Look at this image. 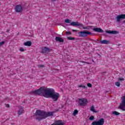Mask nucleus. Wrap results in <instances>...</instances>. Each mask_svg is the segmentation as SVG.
<instances>
[{
  "mask_svg": "<svg viewBox=\"0 0 125 125\" xmlns=\"http://www.w3.org/2000/svg\"><path fill=\"white\" fill-rule=\"evenodd\" d=\"M55 40L56 42H64V39L60 37H56L55 38Z\"/></svg>",
  "mask_w": 125,
  "mask_h": 125,
  "instance_id": "2eb2a0df",
  "label": "nucleus"
},
{
  "mask_svg": "<svg viewBox=\"0 0 125 125\" xmlns=\"http://www.w3.org/2000/svg\"><path fill=\"white\" fill-rule=\"evenodd\" d=\"M78 35L80 38H85L87 37L88 35H92V33L88 31L84 30L83 31L78 32Z\"/></svg>",
  "mask_w": 125,
  "mask_h": 125,
  "instance_id": "7ed1b4c3",
  "label": "nucleus"
},
{
  "mask_svg": "<svg viewBox=\"0 0 125 125\" xmlns=\"http://www.w3.org/2000/svg\"><path fill=\"white\" fill-rule=\"evenodd\" d=\"M15 10L16 12H22L23 10V7L21 5H17L15 7Z\"/></svg>",
  "mask_w": 125,
  "mask_h": 125,
  "instance_id": "1a4fd4ad",
  "label": "nucleus"
},
{
  "mask_svg": "<svg viewBox=\"0 0 125 125\" xmlns=\"http://www.w3.org/2000/svg\"><path fill=\"white\" fill-rule=\"evenodd\" d=\"M77 30L72 29V32H77Z\"/></svg>",
  "mask_w": 125,
  "mask_h": 125,
  "instance_id": "f704fd0d",
  "label": "nucleus"
},
{
  "mask_svg": "<svg viewBox=\"0 0 125 125\" xmlns=\"http://www.w3.org/2000/svg\"><path fill=\"white\" fill-rule=\"evenodd\" d=\"M123 23H125V20L123 21Z\"/></svg>",
  "mask_w": 125,
  "mask_h": 125,
  "instance_id": "a19ab883",
  "label": "nucleus"
},
{
  "mask_svg": "<svg viewBox=\"0 0 125 125\" xmlns=\"http://www.w3.org/2000/svg\"><path fill=\"white\" fill-rule=\"evenodd\" d=\"M20 51H21V52H23L24 51H25V50L24 49V48H21L20 49Z\"/></svg>",
  "mask_w": 125,
  "mask_h": 125,
  "instance_id": "7c9ffc66",
  "label": "nucleus"
},
{
  "mask_svg": "<svg viewBox=\"0 0 125 125\" xmlns=\"http://www.w3.org/2000/svg\"><path fill=\"white\" fill-rule=\"evenodd\" d=\"M100 42L102 44H109L110 43V41H109L108 40H104L103 41H100Z\"/></svg>",
  "mask_w": 125,
  "mask_h": 125,
  "instance_id": "4468645a",
  "label": "nucleus"
},
{
  "mask_svg": "<svg viewBox=\"0 0 125 125\" xmlns=\"http://www.w3.org/2000/svg\"><path fill=\"white\" fill-rule=\"evenodd\" d=\"M18 113H19V116H20V115H22V114L24 113V108H23V107L21 106V108L19 109Z\"/></svg>",
  "mask_w": 125,
  "mask_h": 125,
  "instance_id": "f3484780",
  "label": "nucleus"
},
{
  "mask_svg": "<svg viewBox=\"0 0 125 125\" xmlns=\"http://www.w3.org/2000/svg\"><path fill=\"white\" fill-rule=\"evenodd\" d=\"M89 120L90 121H93V120H94V116H91L89 118Z\"/></svg>",
  "mask_w": 125,
  "mask_h": 125,
  "instance_id": "a878e982",
  "label": "nucleus"
},
{
  "mask_svg": "<svg viewBox=\"0 0 125 125\" xmlns=\"http://www.w3.org/2000/svg\"><path fill=\"white\" fill-rule=\"evenodd\" d=\"M31 94L34 95H39L40 96H43L46 98H51L54 101H58L60 97V94L55 92L53 88L45 89V87L42 86L39 89L31 91Z\"/></svg>",
  "mask_w": 125,
  "mask_h": 125,
  "instance_id": "f257e3e1",
  "label": "nucleus"
},
{
  "mask_svg": "<svg viewBox=\"0 0 125 125\" xmlns=\"http://www.w3.org/2000/svg\"><path fill=\"white\" fill-rule=\"evenodd\" d=\"M118 81L119 82H123V81H125V79H124L123 77H120L118 79Z\"/></svg>",
  "mask_w": 125,
  "mask_h": 125,
  "instance_id": "393cba45",
  "label": "nucleus"
},
{
  "mask_svg": "<svg viewBox=\"0 0 125 125\" xmlns=\"http://www.w3.org/2000/svg\"><path fill=\"white\" fill-rule=\"evenodd\" d=\"M87 85L88 87H92V84H91V83H88L87 84Z\"/></svg>",
  "mask_w": 125,
  "mask_h": 125,
  "instance_id": "c756f323",
  "label": "nucleus"
},
{
  "mask_svg": "<svg viewBox=\"0 0 125 125\" xmlns=\"http://www.w3.org/2000/svg\"><path fill=\"white\" fill-rule=\"evenodd\" d=\"M79 62H81L82 63H84L85 64H90V63H89V62H83V61H79Z\"/></svg>",
  "mask_w": 125,
  "mask_h": 125,
  "instance_id": "bb28decb",
  "label": "nucleus"
},
{
  "mask_svg": "<svg viewBox=\"0 0 125 125\" xmlns=\"http://www.w3.org/2000/svg\"><path fill=\"white\" fill-rule=\"evenodd\" d=\"M61 26H63V23H61Z\"/></svg>",
  "mask_w": 125,
  "mask_h": 125,
  "instance_id": "c9c22d12",
  "label": "nucleus"
},
{
  "mask_svg": "<svg viewBox=\"0 0 125 125\" xmlns=\"http://www.w3.org/2000/svg\"><path fill=\"white\" fill-rule=\"evenodd\" d=\"M71 26H75L76 27H83V24L79 22L73 21L70 23Z\"/></svg>",
  "mask_w": 125,
  "mask_h": 125,
  "instance_id": "6e6552de",
  "label": "nucleus"
},
{
  "mask_svg": "<svg viewBox=\"0 0 125 125\" xmlns=\"http://www.w3.org/2000/svg\"><path fill=\"white\" fill-rule=\"evenodd\" d=\"M105 33H107V34H113L114 35H116L117 34H119V31H105Z\"/></svg>",
  "mask_w": 125,
  "mask_h": 125,
  "instance_id": "ddd939ff",
  "label": "nucleus"
},
{
  "mask_svg": "<svg viewBox=\"0 0 125 125\" xmlns=\"http://www.w3.org/2000/svg\"><path fill=\"white\" fill-rule=\"evenodd\" d=\"M6 107H7V108H9V104H6Z\"/></svg>",
  "mask_w": 125,
  "mask_h": 125,
  "instance_id": "473e14b6",
  "label": "nucleus"
},
{
  "mask_svg": "<svg viewBox=\"0 0 125 125\" xmlns=\"http://www.w3.org/2000/svg\"><path fill=\"white\" fill-rule=\"evenodd\" d=\"M66 26H68V24H66Z\"/></svg>",
  "mask_w": 125,
  "mask_h": 125,
  "instance_id": "79ce46f5",
  "label": "nucleus"
},
{
  "mask_svg": "<svg viewBox=\"0 0 125 125\" xmlns=\"http://www.w3.org/2000/svg\"><path fill=\"white\" fill-rule=\"evenodd\" d=\"M115 85H116V86L120 87V86L121 85V83H120V82H117L115 83Z\"/></svg>",
  "mask_w": 125,
  "mask_h": 125,
  "instance_id": "4be33fe9",
  "label": "nucleus"
},
{
  "mask_svg": "<svg viewBox=\"0 0 125 125\" xmlns=\"http://www.w3.org/2000/svg\"><path fill=\"white\" fill-rule=\"evenodd\" d=\"M64 123L62 120H58L51 125H64Z\"/></svg>",
  "mask_w": 125,
  "mask_h": 125,
  "instance_id": "f8f14e48",
  "label": "nucleus"
},
{
  "mask_svg": "<svg viewBox=\"0 0 125 125\" xmlns=\"http://www.w3.org/2000/svg\"><path fill=\"white\" fill-rule=\"evenodd\" d=\"M66 34H69V35H71V32H67Z\"/></svg>",
  "mask_w": 125,
  "mask_h": 125,
  "instance_id": "72a5a7b5",
  "label": "nucleus"
},
{
  "mask_svg": "<svg viewBox=\"0 0 125 125\" xmlns=\"http://www.w3.org/2000/svg\"><path fill=\"white\" fill-rule=\"evenodd\" d=\"M23 44L25 46H31V45H32V42H31V41H27L26 42H25L23 43Z\"/></svg>",
  "mask_w": 125,
  "mask_h": 125,
  "instance_id": "dca6fc26",
  "label": "nucleus"
},
{
  "mask_svg": "<svg viewBox=\"0 0 125 125\" xmlns=\"http://www.w3.org/2000/svg\"><path fill=\"white\" fill-rule=\"evenodd\" d=\"M92 26H85V27H83V29L84 30H90L91 28H92Z\"/></svg>",
  "mask_w": 125,
  "mask_h": 125,
  "instance_id": "a211bd4d",
  "label": "nucleus"
},
{
  "mask_svg": "<svg viewBox=\"0 0 125 125\" xmlns=\"http://www.w3.org/2000/svg\"><path fill=\"white\" fill-rule=\"evenodd\" d=\"M44 67V65L43 64H40L38 65L39 68H43Z\"/></svg>",
  "mask_w": 125,
  "mask_h": 125,
  "instance_id": "c85d7f7f",
  "label": "nucleus"
},
{
  "mask_svg": "<svg viewBox=\"0 0 125 125\" xmlns=\"http://www.w3.org/2000/svg\"><path fill=\"white\" fill-rule=\"evenodd\" d=\"M90 110L93 112L94 113H97V111L94 109V106L93 105L91 106Z\"/></svg>",
  "mask_w": 125,
  "mask_h": 125,
  "instance_id": "aec40b11",
  "label": "nucleus"
},
{
  "mask_svg": "<svg viewBox=\"0 0 125 125\" xmlns=\"http://www.w3.org/2000/svg\"><path fill=\"white\" fill-rule=\"evenodd\" d=\"M64 22L65 23H71V20L69 19H65L64 20Z\"/></svg>",
  "mask_w": 125,
  "mask_h": 125,
  "instance_id": "5701e85b",
  "label": "nucleus"
},
{
  "mask_svg": "<svg viewBox=\"0 0 125 125\" xmlns=\"http://www.w3.org/2000/svg\"><path fill=\"white\" fill-rule=\"evenodd\" d=\"M78 113H79V111L78 110H75L73 112V115L76 116V115L78 114Z\"/></svg>",
  "mask_w": 125,
  "mask_h": 125,
  "instance_id": "412c9836",
  "label": "nucleus"
},
{
  "mask_svg": "<svg viewBox=\"0 0 125 125\" xmlns=\"http://www.w3.org/2000/svg\"><path fill=\"white\" fill-rule=\"evenodd\" d=\"M51 51V49L47 47H42V52L41 53H43V54H46L49 53Z\"/></svg>",
  "mask_w": 125,
  "mask_h": 125,
  "instance_id": "39448f33",
  "label": "nucleus"
},
{
  "mask_svg": "<svg viewBox=\"0 0 125 125\" xmlns=\"http://www.w3.org/2000/svg\"><path fill=\"white\" fill-rule=\"evenodd\" d=\"M67 39L69 40V41H74V40H75V38H73L71 37H67Z\"/></svg>",
  "mask_w": 125,
  "mask_h": 125,
  "instance_id": "b1692460",
  "label": "nucleus"
},
{
  "mask_svg": "<svg viewBox=\"0 0 125 125\" xmlns=\"http://www.w3.org/2000/svg\"><path fill=\"white\" fill-rule=\"evenodd\" d=\"M103 35H104V36H105L106 34H105V33H104V34H103Z\"/></svg>",
  "mask_w": 125,
  "mask_h": 125,
  "instance_id": "58836bf2",
  "label": "nucleus"
},
{
  "mask_svg": "<svg viewBox=\"0 0 125 125\" xmlns=\"http://www.w3.org/2000/svg\"><path fill=\"white\" fill-rule=\"evenodd\" d=\"M56 0H52V1H55Z\"/></svg>",
  "mask_w": 125,
  "mask_h": 125,
  "instance_id": "4c0bfd02",
  "label": "nucleus"
},
{
  "mask_svg": "<svg viewBox=\"0 0 125 125\" xmlns=\"http://www.w3.org/2000/svg\"><path fill=\"white\" fill-rule=\"evenodd\" d=\"M89 40H90V41H93V40H92V39H89Z\"/></svg>",
  "mask_w": 125,
  "mask_h": 125,
  "instance_id": "ea45409f",
  "label": "nucleus"
},
{
  "mask_svg": "<svg viewBox=\"0 0 125 125\" xmlns=\"http://www.w3.org/2000/svg\"><path fill=\"white\" fill-rule=\"evenodd\" d=\"M112 114L114 115V116H119V115H121V113L117 111H112Z\"/></svg>",
  "mask_w": 125,
  "mask_h": 125,
  "instance_id": "6ab92c4d",
  "label": "nucleus"
},
{
  "mask_svg": "<svg viewBox=\"0 0 125 125\" xmlns=\"http://www.w3.org/2000/svg\"><path fill=\"white\" fill-rule=\"evenodd\" d=\"M2 44H4V42H0V46H1Z\"/></svg>",
  "mask_w": 125,
  "mask_h": 125,
  "instance_id": "2f4dec72",
  "label": "nucleus"
},
{
  "mask_svg": "<svg viewBox=\"0 0 125 125\" xmlns=\"http://www.w3.org/2000/svg\"><path fill=\"white\" fill-rule=\"evenodd\" d=\"M78 87H83V88H86V86H85L84 85H79L78 86Z\"/></svg>",
  "mask_w": 125,
  "mask_h": 125,
  "instance_id": "cd10ccee",
  "label": "nucleus"
},
{
  "mask_svg": "<svg viewBox=\"0 0 125 125\" xmlns=\"http://www.w3.org/2000/svg\"><path fill=\"white\" fill-rule=\"evenodd\" d=\"M79 104L80 106H85L87 104V101L85 99H79Z\"/></svg>",
  "mask_w": 125,
  "mask_h": 125,
  "instance_id": "0eeeda50",
  "label": "nucleus"
},
{
  "mask_svg": "<svg viewBox=\"0 0 125 125\" xmlns=\"http://www.w3.org/2000/svg\"><path fill=\"white\" fill-rule=\"evenodd\" d=\"M116 19L117 22H121V20H122V19H125V14H121L118 15L116 17Z\"/></svg>",
  "mask_w": 125,
  "mask_h": 125,
  "instance_id": "9d476101",
  "label": "nucleus"
},
{
  "mask_svg": "<svg viewBox=\"0 0 125 125\" xmlns=\"http://www.w3.org/2000/svg\"><path fill=\"white\" fill-rule=\"evenodd\" d=\"M56 0H52V1H55Z\"/></svg>",
  "mask_w": 125,
  "mask_h": 125,
  "instance_id": "e433bc0d",
  "label": "nucleus"
},
{
  "mask_svg": "<svg viewBox=\"0 0 125 125\" xmlns=\"http://www.w3.org/2000/svg\"><path fill=\"white\" fill-rule=\"evenodd\" d=\"M93 30L94 32H96L97 33H104V30H103L101 28H94Z\"/></svg>",
  "mask_w": 125,
  "mask_h": 125,
  "instance_id": "9b49d317",
  "label": "nucleus"
},
{
  "mask_svg": "<svg viewBox=\"0 0 125 125\" xmlns=\"http://www.w3.org/2000/svg\"><path fill=\"white\" fill-rule=\"evenodd\" d=\"M125 96H123L122 99V103L120 104V105L119 107V109L122 110L123 111H125Z\"/></svg>",
  "mask_w": 125,
  "mask_h": 125,
  "instance_id": "423d86ee",
  "label": "nucleus"
},
{
  "mask_svg": "<svg viewBox=\"0 0 125 125\" xmlns=\"http://www.w3.org/2000/svg\"><path fill=\"white\" fill-rule=\"evenodd\" d=\"M35 115L41 117H36V120H38L39 122H41L42 120L46 119L47 117H51V116H53V113L51 112H46L41 110H37L35 113Z\"/></svg>",
  "mask_w": 125,
  "mask_h": 125,
  "instance_id": "f03ea898",
  "label": "nucleus"
},
{
  "mask_svg": "<svg viewBox=\"0 0 125 125\" xmlns=\"http://www.w3.org/2000/svg\"><path fill=\"white\" fill-rule=\"evenodd\" d=\"M104 119L102 118L98 121H94L91 123V125H104Z\"/></svg>",
  "mask_w": 125,
  "mask_h": 125,
  "instance_id": "20e7f679",
  "label": "nucleus"
}]
</instances>
